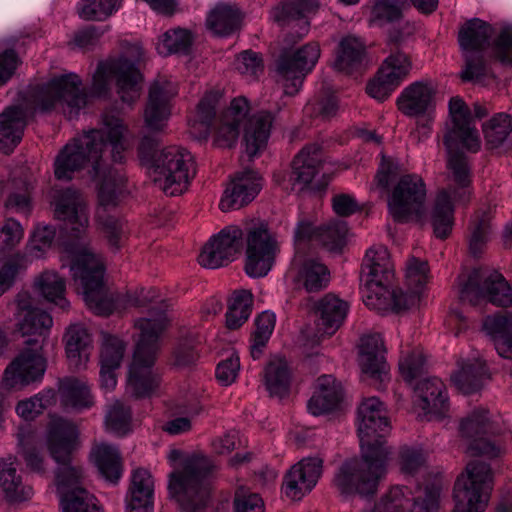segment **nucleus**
<instances>
[{
    "mask_svg": "<svg viewBox=\"0 0 512 512\" xmlns=\"http://www.w3.org/2000/svg\"><path fill=\"white\" fill-rule=\"evenodd\" d=\"M322 163V150L317 144L303 147L292 161L289 181L294 190L306 188L318 174Z\"/></svg>",
    "mask_w": 512,
    "mask_h": 512,
    "instance_id": "nucleus-31",
    "label": "nucleus"
},
{
    "mask_svg": "<svg viewBox=\"0 0 512 512\" xmlns=\"http://www.w3.org/2000/svg\"><path fill=\"white\" fill-rule=\"evenodd\" d=\"M490 375L486 364L479 359L464 361L452 375L455 387L463 394L478 392L488 382Z\"/></svg>",
    "mask_w": 512,
    "mask_h": 512,
    "instance_id": "nucleus-39",
    "label": "nucleus"
},
{
    "mask_svg": "<svg viewBox=\"0 0 512 512\" xmlns=\"http://www.w3.org/2000/svg\"><path fill=\"white\" fill-rule=\"evenodd\" d=\"M437 86L430 79L417 80L407 85L398 95L396 106L405 116L416 119L412 136L418 141L426 139L435 119Z\"/></svg>",
    "mask_w": 512,
    "mask_h": 512,
    "instance_id": "nucleus-11",
    "label": "nucleus"
},
{
    "mask_svg": "<svg viewBox=\"0 0 512 512\" xmlns=\"http://www.w3.org/2000/svg\"><path fill=\"white\" fill-rule=\"evenodd\" d=\"M408 66H380L373 78L366 86L367 94L383 102L401 85L408 77Z\"/></svg>",
    "mask_w": 512,
    "mask_h": 512,
    "instance_id": "nucleus-35",
    "label": "nucleus"
},
{
    "mask_svg": "<svg viewBox=\"0 0 512 512\" xmlns=\"http://www.w3.org/2000/svg\"><path fill=\"white\" fill-rule=\"evenodd\" d=\"M151 173L155 184L166 195L175 196L187 190L196 174L195 162L186 148L171 145L153 158Z\"/></svg>",
    "mask_w": 512,
    "mask_h": 512,
    "instance_id": "nucleus-10",
    "label": "nucleus"
},
{
    "mask_svg": "<svg viewBox=\"0 0 512 512\" xmlns=\"http://www.w3.org/2000/svg\"><path fill=\"white\" fill-rule=\"evenodd\" d=\"M272 120L269 112H260L247 120L244 126V146L249 158L256 156L266 147Z\"/></svg>",
    "mask_w": 512,
    "mask_h": 512,
    "instance_id": "nucleus-42",
    "label": "nucleus"
},
{
    "mask_svg": "<svg viewBox=\"0 0 512 512\" xmlns=\"http://www.w3.org/2000/svg\"><path fill=\"white\" fill-rule=\"evenodd\" d=\"M512 131V118L506 113H498L483 126L487 143L492 147L501 145Z\"/></svg>",
    "mask_w": 512,
    "mask_h": 512,
    "instance_id": "nucleus-62",
    "label": "nucleus"
},
{
    "mask_svg": "<svg viewBox=\"0 0 512 512\" xmlns=\"http://www.w3.org/2000/svg\"><path fill=\"white\" fill-rule=\"evenodd\" d=\"M113 81L122 102L132 104L139 99L143 75L137 66H97L93 75V93L105 94Z\"/></svg>",
    "mask_w": 512,
    "mask_h": 512,
    "instance_id": "nucleus-19",
    "label": "nucleus"
},
{
    "mask_svg": "<svg viewBox=\"0 0 512 512\" xmlns=\"http://www.w3.org/2000/svg\"><path fill=\"white\" fill-rule=\"evenodd\" d=\"M249 109V103L245 97L239 96L231 101L215 129L214 142L217 146L231 148L236 144L239 127L246 119Z\"/></svg>",
    "mask_w": 512,
    "mask_h": 512,
    "instance_id": "nucleus-29",
    "label": "nucleus"
},
{
    "mask_svg": "<svg viewBox=\"0 0 512 512\" xmlns=\"http://www.w3.org/2000/svg\"><path fill=\"white\" fill-rule=\"evenodd\" d=\"M407 487L393 486L371 512H435L439 507L440 490L425 489L423 498L410 497Z\"/></svg>",
    "mask_w": 512,
    "mask_h": 512,
    "instance_id": "nucleus-23",
    "label": "nucleus"
},
{
    "mask_svg": "<svg viewBox=\"0 0 512 512\" xmlns=\"http://www.w3.org/2000/svg\"><path fill=\"white\" fill-rule=\"evenodd\" d=\"M349 304L338 296L328 293L315 304V326L319 337L332 336L343 325Z\"/></svg>",
    "mask_w": 512,
    "mask_h": 512,
    "instance_id": "nucleus-27",
    "label": "nucleus"
},
{
    "mask_svg": "<svg viewBox=\"0 0 512 512\" xmlns=\"http://www.w3.org/2000/svg\"><path fill=\"white\" fill-rule=\"evenodd\" d=\"M448 108L452 125L444 136L446 149L462 146L467 151L477 152L481 141L469 107L461 97L454 96L449 100Z\"/></svg>",
    "mask_w": 512,
    "mask_h": 512,
    "instance_id": "nucleus-20",
    "label": "nucleus"
},
{
    "mask_svg": "<svg viewBox=\"0 0 512 512\" xmlns=\"http://www.w3.org/2000/svg\"><path fill=\"white\" fill-rule=\"evenodd\" d=\"M458 286L460 299L474 306L484 300L499 307L512 306V286L497 271L474 269L458 278Z\"/></svg>",
    "mask_w": 512,
    "mask_h": 512,
    "instance_id": "nucleus-12",
    "label": "nucleus"
},
{
    "mask_svg": "<svg viewBox=\"0 0 512 512\" xmlns=\"http://www.w3.org/2000/svg\"><path fill=\"white\" fill-rule=\"evenodd\" d=\"M91 458L100 474L108 481L117 482L122 475V462L117 447L100 443L95 445Z\"/></svg>",
    "mask_w": 512,
    "mask_h": 512,
    "instance_id": "nucleus-46",
    "label": "nucleus"
},
{
    "mask_svg": "<svg viewBox=\"0 0 512 512\" xmlns=\"http://www.w3.org/2000/svg\"><path fill=\"white\" fill-rule=\"evenodd\" d=\"M222 94L219 90H210L204 94L196 107L193 118L188 121L190 133L197 139H206L216 115V106Z\"/></svg>",
    "mask_w": 512,
    "mask_h": 512,
    "instance_id": "nucleus-43",
    "label": "nucleus"
},
{
    "mask_svg": "<svg viewBox=\"0 0 512 512\" xmlns=\"http://www.w3.org/2000/svg\"><path fill=\"white\" fill-rule=\"evenodd\" d=\"M261 181V176L252 170L236 174L220 200V209L227 212L239 209L251 202L261 190Z\"/></svg>",
    "mask_w": 512,
    "mask_h": 512,
    "instance_id": "nucleus-26",
    "label": "nucleus"
},
{
    "mask_svg": "<svg viewBox=\"0 0 512 512\" xmlns=\"http://www.w3.org/2000/svg\"><path fill=\"white\" fill-rule=\"evenodd\" d=\"M78 437V429L72 422L60 417L50 420L46 444L51 457L59 464L56 483L61 512H103L95 496L81 486L82 468L70 462Z\"/></svg>",
    "mask_w": 512,
    "mask_h": 512,
    "instance_id": "nucleus-3",
    "label": "nucleus"
},
{
    "mask_svg": "<svg viewBox=\"0 0 512 512\" xmlns=\"http://www.w3.org/2000/svg\"><path fill=\"white\" fill-rule=\"evenodd\" d=\"M106 430L119 436L131 431V409L120 400H115L109 407L105 416Z\"/></svg>",
    "mask_w": 512,
    "mask_h": 512,
    "instance_id": "nucleus-57",
    "label": "nucleus"
},
{
    "mask_svg": "<svg viewBox=\"0 0 512 512\" xmlns=\"http://www.w3.org/2000/svg\"><path fill=\"white\" fill-rule=\"evenodd\" d=\"M9 194L6 207L16 212L28 213L30 211V191L32 184L27 179H13L7 184Z\"/></svg>",
    "mask_w": 512,
    "mask_h": 512,
    "instance_id": "nucleus-61",
    "label": "nucleus"
},
{
    "mask_svg": "<svg viewBox=\"0 0 512 512\" xmlns=\"http://www.w3.org/2000/svg\"><path fill=\"white\" fill-rule=\"evenodd\" d=\"M293 281L307 292H318L327 287L330 281V271L325 264L316 258H302L296 254L292 268Z\"/></svg>",
    "mask_w": 512,
    "mask_h": 512,
    "instance_id": "nucleus-28",
    "label": "nucleus"
},
{
    "mask_svg": "<svg viewBox=\"0 0 512 512\" xmlns=\"http://www.w3.org/2000/svg\"><path fill=\"white\" fill-rule=\"evenodd\" d=\"M56 401V391L53 388H44L37 394L20 400L15 407V412L21 419L32 421L55 405Z\"/></svg>",
    "mask_w": 512,
    "mask_h": 512,
    "instance_id": "nucleus-48",
    "label": "nucleus"
},
{
    "mask_svg": "<svg viewBox=\"0 0 512 512\" xmlns=\"http://www.w3.org/2000/svg\"><path fill=\"white\" fill-rule=\"evenodd\" d=\"M460 146L447 149V168L457 188H449L438 193L432 211V225L437 238L445 239L452 230L453 201L466 203L470 200L471 168L467 157L459 151ZM461 148H463L461 146Z\"/></svg>",
    "mask_w": 512,
    "mask_h": 512,
    "instance_id": "nucleus-8",
    "label": "nucleus"
},
{
    "mask_svg": "<svg viewBox=\"0 0 512 512\" xmlns=\"http://www.w3.org/2000/svg\"><path fill=\"white\" fill-rule=\"evenodd\" d=\"M27 101L34 109L51 111L56 106L69 109V118L76 117L87 104V93L81 78L73 73H64L48 80L30 85Z\"/></svg>",
    "mask_w": 512,
    "mask_h": 512,
    "instance_id": "nucleus-9",
    "label": "nucleus"
},
{
    "mask_svg": "<svg viewBox=\"0 0 512 512\" xmlns=\"http://www.w3.org/2000/svg\"><path fill=\"white\" fill-rule=\"evenodd\" d=\"M470 229L469 249L474 256H478L489 240L491 231L489 213L484 212L482 215H475L471 221Z\"/></svg>",
    "mask_w": 512,
    "mask_h": 512,
    "instance_id": "nucleus-64",
    "label": "nucleus"
},
{
    "mask_svg": "<svg viewBox=\"0 0 512 512\" xmlns=\"http://www.w3.org/2000/svg\"><path fill=\"white\" fill-rule=\"evenodd\" d=\"M393 265L388 249L382 245L366 251L361 271L362 298L364 304L379 313L401 311L416 304L415 294L397 293L392 287Z\"/></svg>",
    "mask_w": 512,
    "mask_h": 512,
    "instance_id": "nucleus-6",
    "label": "nucleus"
},
{
    "mask_svg": "<svg viewBox=\"0 0 512 512\" xmlns=\"http://www.w3.org/2000/svg\"><path fill=\"white\" fill-rule=\"evenodd\" d=\"M193 35L187 29L176 28L166 31L157 45L160 54H189Z\"/></svg>",
    "mask_w": 512,
    "mask_h": 512,
    "instance_id": "nucleus-54",
    "label": "nucleus"
},
{
    "mask_svg": "<svg viewBox=\"0 0 512 512\" xmlns=\"http://www.w3.org/2000/svg\"><path fill=\"white\" fill-rule=\"evenodd\" d=\"M492 478L491 468L486 463H468L454 485L455 506L452 512H485Z\"/></svg>",
    "mask_w": 512,
    "mask_h": 512,
    "instance_id": "nucleus-13",
    "label": "nucleus"
},
{
    "mask_svg": "<svg viewBox=\"0 0 512 512\" xmlns=\"http://www.w3.org/2000/svg\"><path fill=\"white\" fill-rule=\"evenodd\" d=\"M123 186L124 179L109 172L108 177L104 176L98 192L100 207L97 210V219L109 245L115 250H118L127 240L129 228L123 219L114 215H105V212L109 206L116 205L118 197L123 192Z\"/></svg>",
    "mask_w": 512,
    "mask_h": 512,
    "instance_id": "nucleus-17",
    "label": "nucleus"
},
{
    "mask_svg": "<svg viewBox=\"0 0 512 512\" xmlns=\"http://www.w3.org/2000/svg\"><path fill=\"white\" fill-rule=\"evenodd\" d=\"M245 272L253 278L266 276L273 268L280 253L277 236L263 221H252L245 225Z\"/></svg>",
    "mask_w": 512,
    "mask_h": 512,
    "instance_id": "nucleus-14",
    "label": "nucleus"
},
{
    "mask_svg": "<svg viewBox=\"0 0 512 512\" xmlns=\"http://www.w3.org/2000/svg\"><path fill=\"white\" fill-rule=\"evenodd\" d=\"M22 348L7 365L3 374V385L9 389H21L42 382L47 369V360L43 354V343L38 339L26 341Z\"/></svg>",
    "mask_w": 512,
    "mask_h": 512,
    "instance_id": "nucleus-15",
    "label": "nucleus"
},
{
    "mask_svg": "<svg viewBox=\"0 0 512 512\" xmlns=\"http://www.w3.org/2000/svg\"><path fill=\"white\" fill-rule=\"evenodd\" d=\"M154 480L151 473L143 468L135 469L127 495V512H152Z\"/></svg>",
    "mask_w": 512,
    "mask_h": 512,
    "instance_id": "nucleus-33",
    "label": "nucleus"
},
{
    "mask_svg": "<svg viewBox=\"0 0 512 512\" xmlns=\"http://www.w3.org/2000/svg\"><path fill=\"white\" fill-rule=\"evenodd\" d=\"M52 199L55 217L64 229L71 237L82 238L89 226V213L81 193L72 188L54 189Z\"/></svg>",
    "mask_w": 512,
    "mask_h": 512,
    "instance_id": "nucleus-21",
    "label": "nucleus"
},
{
    "mask_svg": "<svg viewBox=\"0 0 512 512\" xmlns=\"http://www.w3.org/2000/svg\"><path fill=\"white\" fill-rule=\"evenodd\" d=\"M319 7L320 0H287L275 8L274 19L278 22L304 19L316 14Z\"/></svg>",
    "mask_w": 512,
    "mask_h": 512,
    "instance_id": "nucleus-56",
    "label": "nucleus"
},
{
    "mask_svg": "<svg viewBox=\"0 0 512 512\" xmlns=\"http://www.w3.org/2000/svg\"><path fill=\"white\" fill-rule=\"evenodd\" d=\"M65 252L71 260L72 277L81 286L88 308L97 315H110L114 310V302L105 292L101 260L83 244H67Z\"/></svg>",
    "mask_w": 512,
    "mask_h": 512,
    "instance_id": "nucleus-7",
    "label": "nucleus"
},
{
    "mask_svg": "<svg viewBox=\"0 0 512 512\" xmlns=\"http://www.w3.org/2000/svg\"><path fill=\"white\" fill-rule=\"evenodd\" d=\"M322 470L323 460L320 457L300 460L285 475L282 487L285 495L292 500L302 499L316 486Z\"/></svg>",
    "mask_w": 512,
    "mask_h": 512,
    "instance_id": "nucleus-25",
    "label": "nucleus"
},
{
    "mask_svg": "<svg viewBox=\"0 0 512 512\" xmlns=\"http://www.w3.org/2000/svg\"><path fill=\"white\" fill-rule=\"evenodd\" d=\"M241 18L236 6L218 4L209 12L206 26L215 35L229 36L239 29Z\"/></svg>",
    "mask_w": 512,
    "mask_h": 512,
    "instance_id": "nucleus-45",
    "label": "nucleus"
},
{
    "mask_svg": "<svg viewBox=\"0 0 512 512\" xmlns=\"http://www.w3.org/2000/svg\"><path fill=\"white\" fill-rule=\"evenodd\" d=\"M482 61L512 64V25H504L489 40Z\"/></svg>",
    "mask_w": 512,
    "mask_h": 512,
    "instance_id": "nucleus-49",
    "label": "nucleus"
},
{
    "mask_svg": "<svg viewBox=\"0 0 512 512\" xmlns=\"http://www.w3.org/2000/svg\"><path fill=\"white\" fill-rule=\"evenodd\" d=\"M321 50L317 42H309L295 49H284L277 64H316Z\"/></svg>",
    "mask_w": 512,
    "mask_h": 512,
    "instance_id": "nucleus-63",
    "label": "nucleus"
},
{
    "mask_svg": "<svg viewBox=\"0 0 512 512\" xmlns=\"http://www.w3.org/2000/svg\"><path fill=\"white\" fill-rule=\"evenodd\" d=\"M242 237L241 228H224L204 246L198 256L199 264L205 268L216 269L233 261L241 251Z\"/></svg>",
    "mask_w": 512,
    "mask_h": 512,
    "instance_id": "nucleus-24",
    "label": "nucleus"
},
{
    "mask_svg": "<svg viewBox=\"0 0 512 512\" xmlns=\"http://www.w3.org/2000/svg\"><path fill=\"white\" fill-rule=\"evenodd\" d=\"M417 391L419 394L418 406L425 415L442 417L448 411V397L444 383L436 377L421 382Z\"/></svg>",
    "mask_w": 512,
    "mask_h": 512,
    "instance_id": "nucleus-40",
    "label": "nucleus"
},
{
    "mask_svg": "<svg viewBox=\"0 0 512 512\" xmlns=\"http://www.w3.org/2000/svg\"><path fill=\"white\" fill-rule=\"evenodd\" d=\"M36 287L46 300L55 303L62 309L69 306L64 297L65 281L57 273L52 271L42 273L36 281Z\"/></svg>",
    "mask_w": 512,
    "mask_h": 512,
    "instance_id": "nucleus-53",
    "label": "nucleus"
},
{
    "mask_svg": "<svg viewBox=\"0 0 512 512\" xmlns=\"http://www.w3.org/2000/svg\"><path fill=\"white\" fill-rule=\"evenodd\" d=\"M405 5L406 0H374L370 22L378 26L399 23Z\"/></svg>",
    "mask_w": 512,
    "mask_h": 512,
    "instance_id": "nucleus-55",
    "label": "nucleus"
},
{
    "mask_svg": "<svg viewBox=\"0 0 512 512\" xmlns=\"http://www.w3.org/2000/svg\"><path fill=\"white\" fill-rule=\"evenodd\" d=\"M343 396L340 383L331 375H322L317 379L315 391L307 403L309 413L323 415L336 409Z\"/></svg>",
    "mask_w": 512,
    "mask_h": 512,
    "instance_id": "nucleus-34",
    "label": "nucleus"
},
{
    "mask_svg": "<svg viewBox=\"0 0 512 512\" xmlns=\"http://www.w3.org/2000/svg\"><path fill=\"white\" fill-rule=\"evenodd\" d=\"M168 460L173 466L181 462V468L171 473L168 488L183 512H225L224 507L214 504L211 498L215 466L210 458L203 455L183 457L180 450L173 449Z\"/></svg>",
    "mask_w": 512,
    "mask_h": 512,
    "instance_id": "nucleus-5",
    "label": "nucleus"
},
{
    "mask_svg": "<svg viewBox=\"0 0 512 512\" xmlns=\"http://www.w3.org/2000/svg\"><path fill=\"white\" fill-rule=\"evenodd\" d=\"M65 351L70 364L76 369L85 368L92 350V338L82 324H72L65 336Z\"/></svg>",
    "mask_w": 512,
    "mask_h": 512,
    "instance_id": "nucleus-38",
    "label": "nucleus"
},
{
    "mask_svg": "<svg viewBox=\"0 0 512 512\" xmlns=\"http://www.w3.org/2000/svg\"><path fill=\"white\" fill-rule=\"evenodd\" d=\"M426 185L417 174L399 178L388 199V210L396 222L405 223L412 218L421 219L425 214Z\"/></svg>",
    "mask_w": 512,
    "mask_h": 512,
    "instance_id": "nucleus-16",
    "label": "nucleus"
},
{
    "mask_svg": "<svg viewBox=\"0 0 512 512\" xmlns=\"http://www.w3.org/2000/svg\"><path fill=\"white\" fill-rule=\"evenodd\" d=\"M59 390L65 403L75 409H87L94 403L89 386L77 378L63 379L60 382Z\"/></svg>",
    "mask_w": 512,
    "mask_h": 512,
    "instance_id": "nucleus-50",
    "label": "nucleus"
},
{
    "mask_svg": "<svg viewBox=\"0 0 512 512\" xmlns=\"http://www.w3.org/2000/svg\"><path fill=\"white\" fill-rule=\"evenodd\" d=\"M128 127L119 117L104 114L99 128L84 132L67 143L54 162V174L58 180H71L74 173L90 167L91 177L105 174L108 157L115 163L125 160L129 149Z\"/></svg>",
    "mask_w": 512,
    "mask_h": 512,
    "instance_id": "nucleus-2",
    "label": "nucleus"
},
{
    "mask_svg": "<svg viewBox=\"0 0 512 512\" xmlns=\"http://www.w3.org/2000/svg\"><path fill=\"white\" fill-rule=\"evenodd\" d=\"M16 306L23 318L19 321V331L24 336H38L44 338L49 334L53 325L51 315L38 308L31 307V300L28 293H20L16 298Z\"/></svg>",
    "mask_w": 512,
    "mask_h": 512,
    "instance_id": "nucleus-32",
    "label": "nucleus"
},
{
    "mask_svg": "<svg viewBox=\"0 0 512 512\" xmlns=\"http://www.w3.org/2000/svg\"><path fill=\"white\" fill-rule=\"evenodd\" d=\"M460 433L466 440V451L472 456L499 457L505 448L497 439L493 423L488 412L483 409L475 410L460 423Z\"/></svg>",
    "mask_w": 512,
    "mask_h": 512,
    "instance_id": "nucleus-18",
    "label": "nucleus"
},
{
    "mask_svg": "<svg viewBox=\"0 0 512 512\" xmlns=\"http://www.w3.org/2000/svg\"><path fill=\"white\" fill-rule=\"evenodd\" d=\"M122 0H80L78 15L86 21H102L116 12Z\"/></svg>",
    "mask_w": 512,
    "mask_h": 512,
    "instance_id": "nucleus-58",
    "label": "nucleus"
},
{
    "mask_svg": "<svg viewBox=\"0 0 512 512\" xmlns=\"http://www.w3.org/2000/svg\"><path fill=\"white\" fill-rule=\"evenodd\" d=\"M313 66H274L271 74L275 81L284 89V94H296L306 75L311 73Z\"/></svg>",
    "mask_w": 512,
    "mask_h": 512,
    "instance_id": "nucleus-52",
    "label": "nucleus"
},
{
    "mask_svg": "<svg viewBox=\"0 0 512 512\" xmlns=\"http://www.w3.org/2000/svg\"><path fill=\"white\" fill-rule=\"evenodd\" d=\"M0 486L10 501H25L33 494L32 487L23 485L17 474V461L13 456L0 460Z\"/></svg>",
    "mask_w": 512,
    "mask_h": 512,
    "instance_id": "nucleus-44",
    "label": "nucleus"
},
{
    "mask_svg": "<svg viewBox=\"0 0 512 512\" xmlns=\"http://www.w3.org/2000/svg\"><path fill=\"white\" fill-rule=\"evenodd\" d=\"M275 314L269 311L262 312L256 319V329L251 338V355L254 359L260 357L275 327Z\"/></svg>",
    "mask_w": 512,
    "mask_h": 512,
    "instance_id": "nucleus-60",
    "label": "nucleus"
},
{
    "mask_svg": "<svg viewBox=\"0 0 512 512\" xmlns=\"http://www.w3.org/2000/svg\"><path fill=\"white\" fill-rule=\"evenodd\" d=\"M492 26L479 18L465 22L458 33L459 46L467 58L466 64H473L468 58L483 59L486 47L492 37Z\"/></svg>",
    "mask_w": 512,
    "mask_h": 512,
    "instance_id": "nucleus-30",
    "label": "nucleus"
},
{
    "mask_svg": "<svg viewBox=\"0 0 512 512\" xmlns=\"http://www.w3.org/2000/svg\"><path fill=\"white\" fill-rule=\"evenodd\" d=\"M384 344L380 334L365 335L360 340L358 363L361 371L371 377L381 378L386 372Z\"/></svg>",
    "mask_w": 512,
    "mask_h": 512,
    "instance_id": "nucleus-36",
    "label": "nucleus"
},
{
    "mask_svg": "<svg viewBox=\"0 0 512 512\" xmlns=\"http://www.w3.org/2000/svg\"><path fill=\"white\" fill-rule=\"evenodd\" d=\"M168 325L165 311L156 307L135 320L138 333L127 380V392L135 398L149 397L160 386L161 377L154 364Z\"/></svg>",
    "mask_w": 512,
    "mask_h": 512,
    "instance_id": "nucleus-4",
    "label": "nucleus"
},
{
    "mask_svg": "<svg viewBox=\"0 0 512 512\" xmlns=\"http://www.w3.org/2000/svg\"><path fill=\"white\" fill-rule=\"evenodd\" d=\"M26 114L19 107H8L0 113V150L12 152L21 141L26 126Z\"/></svg>",
    "mask_w": 512,
    "mask_h": 512,
    "instance_id": "nucleus-41",
    "label": "nucleus"
},
{
    "mask_svg": "<svg viewBox=\"0 0 512 512\" xmlns=\"http://www.w3.org/2000/svg\"><path fill=\"white\" fill-rule=\"evenodd\" d=\"M357 431L361 457L343 462L334 476V485L342 495H372L386 474L389 451L384 444L390 421L377 397L360 404Z\"/></svg>",
    "mask_w": 512,
    "mask_h": 512,
    "instance_id": "nucleus-1",
    "label": "nucleus"
},
{
    "mask_svg": "<svg viewBox=\"0 0 512 512\" xmlns=\"http://www.w3.org/2000/svg\"><path fill=\"white\" fill-rule=\"evenodd\" d=\"M265 385L272 396L283 397L289 391L291 372L283 358H273L265 368Z\"/></svg>",
    "mask_w": 512,
    "mask_h": 512,
    "instance_id": "nucleus-47",
    "label": "nucleus"
},
{
    "mask_svg": "<svg viewBox=\"0 0 512 512\" xmlns=\"http://www.w3.org/2000/svg\"><path fill=\"white\" fill-rule=\"evenodd\" d=\"M253 295L248 290L235 291L230 298L226 313V326L237 329L249 318L252 311Z\"/></svg>",
    "mask_w": 512,
    "mask_h": 512,
    "instance_id": "nucleus-51",
    "label": "nucleus"
},
{
    "mask_svg": "<svg viewBox=\"0 0 512 512\" xmlns=\"http://www.w3.org/2000/svg\"><path fill=\"white\" fill-rule=\"evenodd\" d=\"M483 328L491 338L497 354L501 358L512 360V315L497 313L487 316Z\"/></svg>",
    "mask_w": 512,
    "mask_h": 512,
    "instance_id": "nucleus-37",
    "label": "nucleus"
},
{
    "mask_svg": "<svg viewBox=\"0 0 512 512\" xmlns=\"http://www.w3.org/2000/svg\"><path fill=\"white\" fill-rule=\"evenodd\" d=\"M178 93L177 85L164 77L157 78L149 88L143 118L145 127L152 132H162L171 117V100Z\"/></svg>",
    "mask_w": 512,
    "mask_h": 512,
    "instance_id": "nucleus-22",
    "label": "nucleus"
},
{
    "mask_svg": "<svg viewBox=\"0 0 512 512\" xmlns=\"http://www.w3.org/2000/svg\"><path fill=\"white\" fill-rule=\"evenodd\" d=\"M347 232L345 221L334 220L318 226L317 242L329 251H338L345 245Z\"/></svg>",
    "mask_w": 512,
    "mask_h": 512,
    "instance_id": "nucleus-59",
    "label": "nucleus"
}]
</instances>
